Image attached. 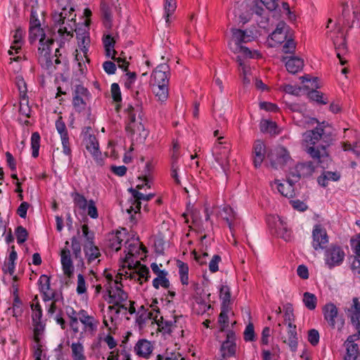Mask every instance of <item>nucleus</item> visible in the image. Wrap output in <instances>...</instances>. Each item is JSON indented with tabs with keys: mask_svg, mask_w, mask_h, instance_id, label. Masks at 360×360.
<instances>
[{
	"mask_svg": "<svg viewBox=\"0 0 360 360\" xmlns=\"http://www.w3.org/2000/svg\"><path fill=\"white\" fill-rule=\"evenodd\" d=\"M270 165L275 169H284L292 162L289 151L283 146H278L271 149L266 155Z\"/></svg>",
	"mask_w": 360,
	"mask_h": 360,
	"instance_id": "f257e3e1",
	"label": "nucleus"
},
{
	"mask_svg": "<svg viewBox=\"0 0 360 360\" xmlns=\"http://www.w3.org/2000/svg\"><path fill=\"white\" fill-rule=\"evenodd\" d=\"M345 257L343 249L338 245L331 244L325 250L324 261L328 269L340 266Z\"/></svg>",
	"mask_w": 360,
	"mask_h": 360,
	"instance_id": "f03ea898",
	"label": "nucleus"
},
{
	"mask_svg": "<svg viewBox=\"0 0 360 360\" xmlns=\"http://www.w3.org/2000/svg\"><path fill=\"white\" fill-rule=\"evenodd\" d=\"M237 349L236 333L229 330L226 333V340L221 342L219 347L220 359L226 360L231 357H236Z\"/></svg>",
	"mask_w": 360,
	"mask_h": 360,
	"instance_id": "7ed1b4c3",
	"label": "nucleus"
},
{
	"mask_svg": "<svg viewBox=\"0 0 360 360\" xmlns=\"http://www.w3.org/2000/svg\"><path fill=\"white\" fill-rule=\"evenodd\" d=\"M90 96L91 94L86 87L80 84L75 86L72 92V105L76 112H81L86 110Z\"/></svg>",
	"mask_w": 360,
	"mask_h": 360,
	"instance_id": "20e7f679",
	"label": "nucleus"
},
{
	"mask_svg": "<svg viewBox=\"0 0 360 360\" xmlns=\"http://www.w3.org/2000/svg\"><path fill=\"white\" fill-rule=\"evenodd\" d=\"M38 37H40L39 46L41 47H46L48 43L47 41L51 39H46V35L44 30L41 27L39 18L30 19L28 40L30 43L32 44L36 41Z\"/></svg>",
	"mask_w": 360,
	"mask_h": 360,
	"instance_id": "39448f33",
	"label": "nucleus"
},
{
	"mask_svg": "<svg viewBox=\"0 0 360 360\" xmlns=\"http://www.w3.org/2000/svg\"><path fill=\"white\" fill-rule=\"evenodd\" d=\"M335 26L338 29V35L335 38L332 37L333 45L340 63L341 65H345L347 60L343 58V56L347 52L346 38L342 32V27L338 20L335 24Z\"/></svg>",
	"mask_w": 360,
	"mask_h": 360,
	"instance_id": "423d86ee",
	"label": "nucleus"
},
{
	"mask_svg": "<svg viewBox=\"0 0 360 360\" xmlns=\"http://www.w3.org/2000/svg\"><path fill=\"white\" fill-rule=\"evenodd\" d=\"M329 242V237L324 227L316 224L312 230L311 245L315 250H323Z\"/></svg>",
	"mask_w": 360,
	"mask_h": 360,
	"instance_id": "0eeeda50",
	"label": "nucleus"
},
{
	"mask_svg": "<svg viewBox=\"0 0 360 360\" xmlns=\"http://www.w3.org/2000/svg\"><path fill=\"white\" fill-rule=\"evenodd\" d=\"M109 284L107 288V292L109 297L108 302L114 305H117L122 303L128 298V295L122 290V285L117 281H115L112 283Z\"/></svg>",
	"mask_w": 360,
	"mask_h": 360,
	"instance_id": "6e6552de",
	"label": "nucleus"
},
{
	"mask_svg": "<svg viewBox=\"0 0 360 360\" xmlns=\"http://www.w3.org/2000/svg\"><path fill=\"white\" fill-rule=\"evenodd\" d=\"M127 111L128 112L129 123L126 126V131L131 135L139 133L141 136L146 139L148 136V131L141 122H136V115L134 112V108L129 105L127 108Z\"/></svg>",
	"mask_w": 360,
	"mask_h": 360,
	"instance_id": "1a4fd4ad",
	"label": "nucleus"
},
{
	"mask_svg": "<svg viewBox=\"0 0 360 360\" xmlns=\"http://www.w3.org/2000/svg\"><path fill=\"white\" fill-rule=\"evenodd\" d=\"M53 39L48 40L46 47L39 46L38 49L39 63L43 68L50 71L56 70V65H54L53 58L51 56V46L53 44Z\"/></svg>",
	"mask_w": 360,
	"mask_h": 360,
	"instance_id": "9d476101",
	"label": "nucleus"
},
{
	"mask_svg": "<svg viewBox=\"0 0 360 360\" xmlns=\"http://www.w3.org/2000/svg\"><path fill=\"white\" fill-rule=\"evenodd\" d=\"M128 191L132 195L131 205L127 209L129 214H131L133 212L136 214L140 210L141 200L149 201L155 196V195L152 193L144 195L137 189L133 188H129Z\"/></svg>",
	"mask_w": 360,
	"mask_h": 360,
	"instance_id": "9b49d317",
	"label": "nucleus"
},
{
	"mask_svg": "<svg viewBox=\"0 0 360 360\" xmlns=\"http://www.w3.org/2000/svg\"><path fill=\"white\" fill-rule=\"evenodd\" d=\"M223 143L219 141L212 150L216 162L225 170V167L229 165L230 147L229 145L223 146Z\"/></svg>",
	"mask_w": 360,
	"mask_h": 360,
	"instance_id": "f8f14e48",
	"label": "nucleus"
},
{
	"mask_svg": "<svg viewBox=\"0 0 360 360\" xmlns=\"http://www.w3.org/2000/svg\"><path fill=\"white\" fill-rule=\"evenodd\" d=\"M169 77V67L166 63L157 66L153 71L150 83L151 84H168Z\"/></svg>",
	"mask_w": 360,
	"mask_h": 360,
	"instance_id": "ddd939ff",
	"label": "nucleus"
},
{
	"mask_svg": "<svg viewBox=\"0 0 360 360\" xmlns=\"http://www.w3.org/2000/svg\"><path fill=\"white\" fill-rule=\"evenodd\" d=\"M63 14H56L53 16V21L56 26H58V32L61 37L60 40V48L65 43L66 41L69 40L73 37V29L71 28L70 30L67 27L63 26L65 24V20L63 18Z\"/></svg>",
	"mask_w": 360,
	"mask_h": 360,
	"instance_id": "4468645a",
	"label": "nucleus"
},
{
	"mask_svg": "<svg viewBox=\"0 0 360 360\" xmlns=\"http://www.w3.org/2000/svg\"><path fill=\"white\" fill-rule=\"evenodd\" d=\"M266 146L263 141L257 140L253 146L252 159L255 168H258L262 165L266 156Z\"/></svg>",
	"mask_w": 360,
	"mask_h": 360,
	"instance_id": "2eb2a0df",
	"label": "nucleus"
},
{
	"mask_svg": "<svg viewBox=\"0 0 360 360\" xmlns=\"http://www.w3.org/2000/svg\"><path fill=\"white\" fill-rule=\"evenodd\" d=\"M157 303V300H155L150 305L153 311H144L137 316L136 323L140 328H142L148 320H154L156 321L158 314L160 313L159 309L156 306Z\"/></svg>",
	"mask_w": 360,
	"mask_h": 360,
	"instance_id": "dca6fc26",
	"label": "nucleus"
},
{
	"mask_svg": "<svg viewBox=\"0 0 360 360\" xmlns=\"http://www.w3.org/2000/svg\"><path fill=\"white\" fill-rule=\"evenodd\" d=\"M60 262L64 274L71 278L74 272V266L71 259L70 250L67 247L64 248L60 252Z\"/></svg>",
	"mask_w": 360,
	"mask_h": 360,
	"instance_id": "f3484780",
	"label": "nucleus"
},
{
	"mask_svg": "<svg viewBox=\"0 0 360 360\" xmlns=\"http://www.w3.org/2000/svg\"><path fill=\"white\" fill-rule=\"evenodd\" d=\"M153 351V343L146 339H140L134 346L136 354L145 359L149 358Z\"/></svg>",
	"mask_w": 360,
	"mask_h": 360,
	"instance_id": "a211bd4d",
	"label": "nucleus"
},
{
	"mask_svg": "<svg viewBox=\"0 0 360 360\" xmlns=\"http://www.w3.org/2000/svg\"><path fill=\"white\" fill-rule=\"evenodd\" d=\"M282 61L285 63L287 70L292 74L300 72L304 66V60L297 56L283 57Z\"/></svg>",
	"mask_w": 360,
	"mask_h": 360,
	"instance_id": "6ab92c4d",
	"label": "nucleus"
},
{
	"mask_svg": "<svg viewBox=\"0 0 360 360\" xmlns=\"http://www.w3.org/2000/svg\"><path fill=\"white\" fill-rule=\"evenodd\" d=\"M288 31L289 27L285 22L281 21L271 33V39L277 44H282L286 40Z\"/></svg>",
	"mask_w": 360,
	"mask_h": 360,
	"instance_id": "aec40b11",
	"label": "nucleus"
},
{
	"mask_svg": "<svg viewBox=\"0 0 360 360\" xmlns=\"http://www.w3.org/2000/svg\"><path fill=\"white\" fill-rule=\"evenodd\" d=\"M324 319L328 325L332 328L336 327L335 318L338 317V311L336 306L333 303L326 304L323 308Z\"/></svg>",
	"mask_w": 360,
	"mask_h": 360,
	"instance_id": "412c9836",
	"label": "nucleus"
},
{
	"mask_svg": "<svg viewBox=\"0 0 360 360\" xmlns=\"http://www.w3.org/2000/svg\"><path fill=\"white\" fill-rule=\"evenodd\" d=\"M353 304L348 309L347 316L350 318L352 324L356 328H360V302L357 297H354Z\"/></svg>",
	"mask_w": 360,
	"mask_h": 360,
	"instance_id": "4be33fe9",
	"label": "nucleus"
},
{
	"mask_svg": "<svg viewBox=\"0 0 360 360\" xmlns=\"http://www.w3.org/2000/svg\"><path fill=\"white\" fill-rule=\"evenodd\" d=\"M233 39L235 41V46L241 45L243 43H248L254 39L255 37L252 32H248L247 30L240 29H231Z\"/></svg>",
	"mask_w": 360,
	"mask_h": 360,
	"instance_id": "5701e85b",
	"label": "nucleus"
},
{
	"mask_svg": "<svg viewBox=\"0 0 360 360\" xmlns=\"http://www.w3.org/2000/svg\"><path fill=\"white\" fill-rule=\"evenodd\" d=\"M323 129L321 127H316L314 129L308 130L302 135L303 140L309 145L315 146L322 139Z\"/></svg>",
	"mask_w": 360,
	"mask_h": 360,
	"instance_id": "b1692460",
	"label": "nucleus"
},
{
	"mask_svg": "<svg viewBox=\"0 0 360 360\" xmlns=\"http://www.w3.org/2000/svg\"><path fill=\"white\" fill-rule=\"evenodd\" d=\"M274 219H276L275 221V227L278 236L285 241L290 240L291 231L288 229L286 222L278 216H277L276 218L274 217Z\"/></svg>",
	"mask_w": 360,
	"mask_h": 360,
	"instance_id": "393cba45",
	"label": "nucleus"
},
{
	"mask_svg": "<svg viewBox=\"0 0 360 360\" xmlns=\"http://www.w3.org/2000/svg\"><path fill=\"white\" fill-rule=\"evenodd\" d=\"M78 41V46L80 49L86 53L88 49L87 46L90 43L89 33L84 27H79L75 30Z\"/></svg>",
	"mask_w": 360,
	"mask_h": 360,
	"instance_id": "a878e982",
	"label": "nucleus"
},
{
	"mask_svg": "<svg viewBox=\"0 0 360 360\" xmlns=\"http://www.w3.org/2000/svg\"><path fill=\"white\" fill-rule=\"evenodd\" d=\"M86 149L95 158L101 155L98 143L94 135L89 134L84 139Z\"/></svg>",
	"mask_w": 360,
	"mask_h": 360,
	"instance_id": "bb28decb",
	"label": "nucleus"
},
{
	"mask_svg": "<svg viewBox=\"0 0 360 360\" xmlns=\"http://www.w3.org/2000/svg\"><path fill=\"white\" fill-rule=\"evenodd\" d=\"M78 317L80 322L84 326L85 329L94 330L96 328L97 321L95 319L89 316L86 311L81 309L78 311Z\"/></svg>",
	"mask_w": 360,
	"mask_h": 360,
	"instance_id": "cd10ccee",
	"label": "nucleus"
},
{
	"mask_svg": "<svg viewBox=\"0 0 360 360\" xmlns=\"http://www.w3.org/2000/svg\"><path fill=\"white\" fill-rule=\"evenodd\" d=\"M24 5L30 11V19L39 18V16H42L44 13L38 0H24Z\"/></svg>",
	"mask_w": 360,
	"mask_h": 360,
	"instance_id": "c85d7f7f",
	"label": "nucleus"
},
{
	"mask_svg": "<svg viewBox=\"0 0 360 360\" xmlns=\"http://www.w3.org/2000/svg\"><path fill=\"white\" fill-rule=\"evenodd\" d=\"M288 339L284 340L290 347L291 351L295 352L297 349L298 345V338L296 331V326L293 323H288Z\"/></svg>",
	"mask_w": 360,
	"mask_h": 360,
	"instance_id": "c756f323",
	"label": "nucleus"
},
{
	"mask_svg": "<svg viewBox=\"0 0 360 360\" xmlns=\"http://www.w3.org/2000/svg\"><path fill=\"white\" fill-rule=\"evenodd\" d=\"M126 249L124 250V252L126 253L125 257H124V262L128 264L129 268H131V264L134 262L133 260L131 261V257L135 254L139 253V243L138 242L136 243H130L129 240H127L125 243Z\"/></svg>",
	"mask_w": 360,
	"mask_h": 360,
	"instance_id": "7c9ffc66",
	"label": "nucleus"
},
{
	"mask_svg": "<svg viewBox=\"0 0 360 360\" xmlns=\"http://www.w3.org/2000/svg\"><path fill=\"white\" fill-rule=\"evenodd\" d=\"M340 174L338 172L324 171L318 177V184L322 187H326L329 181H338L340 179Z\"/></svg>",
	"mask_w": 360,
	"mask_h": 360,
	"instance_id": "2f4dec72",
	"label": "nucleus"
},
{
	"mask_svg": "<svg viewBox=\"0 0 360 360\" xmlns=\"http://www.w3.org/2000/svg\"><path fill=\"white\" fill-rule=\"evenodd\" d=\"M347 354L345 356V360H356L359 354V347L357 344L354 342L352 336H349L345 342Z\"/></svg>",
	"mask_w": 360,
	"mask_h": 360,
	"instance_id": "473e14b6",
	"label": "nucleus"
},
{
	"mask_svg": "<svg viewBox=\"0 0 360 360\" xmlns=\"http://www.w3.org/2000/svg\"><path fill=\"white\" fill-rule=\"evenodd\" d=\"M328 144H320L317 146H309L307 151V153L314 160H319L321 158L327 155L326 147Z\"/></svg>",
	"mask_w": 360,
	"mask_h": 360,
	"instance_id": "72a5a7b5",
	"label": "nucleus"
},
{
	"mask_svg": "<svg viewBox=\"0 0 360 360\" xmlns=\"http://www.w3.org/2000/svg\"><path fill=\"white\" fill-rule=\"evenodd\" d=\"M65 313L70 319V326L75 333H77L79 332L78 312L72 307L68 306L65 308Z\"/></svg>",
	"mask_w": 360,
	"mask_h": 360,
	"instance_id": "f704fd0d",
	"label": "nucleus"
},
{
	"mask_svg": "<svg viewBox=\"0 0 360 360\" xmlns=\"http://www.w3.org/2000/svg\"><path fill=\"white\" fill-rule=\"evenodd\" d=\"M72 360H86L84 348L82 343L72 342L70 345Z\"/></svg>",
	"mask_w": 360,
	"mask_h": 360,
	"instance_id": "c9c22d12",
	"label": "nucleus"
},
{
	"mask_svg": "<svg viewBox=\"0 0 360 360\" xmlns=\"http://www.w3.org/2000/svg\"><path fill=\"white\" fill-rule=\"evenodd\" d=\"M30 307L32 311V323H37V321H41L42 309L41 307V305L39 304L37 295H36L34 297L32 303L30 305Z\"/></svg>",
	"mask_w": 360,
	"mask_h": 360,
	"instance_id": "e433bc0d",
	"label": "nucleus"
},
{
	"mask_svg": "<svg viewBox=\"0 0 360 360\" xmlns=\"http://www.w3.org/2000/svg\"><path fill=\"white\" fill-rule=\"evenodd\" d=\"M15 84L19 91L20 100L25 101L27 105L28 103V97L27 95V89L26 82L22 76L17 75L15 77Z\"/></svg>",
	"mask_w": 360,
	"mask_h": 360,
	"instance_id": "4c0bfd02",
	"label": "nucleus"
},
{
	"mask_svg": "<svg viewBox=\"0 0 360 360\" xmlns=\"http://www.w3.org/2000/svg\"><path fill=\"white\" fill-rule=\"evenodd\" d=\"M136 265L138 270L133 275L130 276L131 278L136 279V276H138L139 281L141 278H144L145 281H148L150 277L149 269L146 265L141 264L139 261L136 262Z\"/></svg>",
	"mask_w": 360,
	"mask_h": 360,
	"instance_id": "58836bf2",
	"label": "nucleus"
},
{
	"mask_svg": "<svg viewBox=\"0 0 360 360\" xmlns=\"http://www.w3.org/2000/svg\"><path fill=\"white\" fill-rule=\"evenodd\" d=\"M153 91L158 100L164 102L168 98V84H152Z\"/></svg>",
	"mask_w": 360,
	"mask_h": 360,
	"instance_id": "ea45409f",
	"label": "nucleus"
},
{
	"mask_svg": "<svg viewBox=\"0 0 360 360\" xmlns=\"http://www.w3.org/2000/svg\"><path fill=\"white\" fill-rule=\"evenodd\" d=\"M84 250L89 263L101 256L99 249L94 244L84 245Z\"/></svg>",
	"mask_w": 360,
	"mask_h": 360,
	"instance_id": "a19ab883",
	"label": "nucleus"
},
{
	"mask_svg": "<svg viewBox=\"0 0 360 360\" xmlns=\"http://www.w3.org/2000/svg\"><path fill=\"white\" fill-rule=\"evenodd\" d=\"M230 311V307L221 306V312L218 318V323L220 325V330L224 331L229 325L228 314Z\"/></svg>",
	"mask_w": 360,
	"mask_h": 360,
	"instance_id": "79ce46f5",
	"label": "nucleus"
},
{
	"mask_svg": "<svg viewBox=\"0 0 360 360\" xmlns=\"http://www.w3.org/2000/svg\"><path fill=\"white\" fill-rule=\"evenodd\" d=\"M25 35V30L21 27H18L13 35V45L11 46V49L15 50L17 53L19 49H21V45L23 42V38Z\"/></svg>",
	"mask_w": 360,
	"mask_h": 360,
	"instance_id": "37998d69",
	"label": "nucleus"
},
{
	"mask_svg": "<svg viewBox=\"0 0 360 360\" xmlns=\"http://www.w3.org/2000/svg\"><path fill=\"white\" fill-rule=\"evenodd\" d=\"M224 214L222 215L223 219L227 222L228 226L233 233V220L236 218V213L229 206H225L223 208Z\"/></svg>",
	"mask_w": 360,
	"mask_h": 360,
	"instance_id": "c03bdc74",
	"label": "nucleus"
},
{
	"mask_svg": "<svg viewBox=\"0 0 360 360\" xmlns=\"http://www.w3.org/2000/svg\"><path fill=\"white\" fill-rule=\"evenodd\" d=\"M276 184H277L278 191L282 195L289 198L294 195L293 185L288 181L286 184L278 183V181H276Z\"/></svg>",
	"mask_w": 360,
	"mask_h": 360,
	"instance_id": "a18cd8bd",
	"label": "nucleus"
},
{
	"mask_svg": "<svg viewBox=\"0 0 360 360\" xmlns=\"http://www.w3.org/2000/svg\"><path fill=\"white\" fill-rule=\"evenodd\" d=\"M304 164H298L296 165V167L293 169H292L288 176H287V181L290 182V184H292V185L297 182L300 179V170L303 169L304 167Z\"/></svg>",
	"mask_w": 360,
	"mask_h": 360,
	"instance_id": "49530a36",
	"label": "nucleus"
},
{
	"mask_svg": "<svg viewBox=\"0 0 360 360\" xmlns=\"http://www.w3.org/2000/svg\"><path fill=\"white\" fill-rule=\"evenodd\" d=\"M304 306L309 310H314L316 307L317 298L314 294L306 292L303 295Z\"/></svg>",
	"mask_w": 360,
	"mask_h": 360,
	"instance_id": "de8ad7c7",
	"label": "nucleus"
},
{
	"mask_svg": "<svg viewBox=\"0 0 360 360\" xmlns=\"http://www.w3.org/2000/svg\"><path fill=\"white\" fill-rule=\"evenodd\" d=\"M101 13L105 26H110L112 20V13L109 6L105 2L101 4Z\"/></svg>",
	"mask_w": 360,
	"mask_h": 360,
	"instance_id": "09e8293b",
	"label": "nucleus"
},
{
	"mask_svg": "<svg viewBox=\"0 0 360 360\" xmlns=\"http://www.w3.org/2000/svg\"><path fill=\"white\" fill-rule=\"evenodd\" d=\"M219 297L221 300V306L230 307L231 292L228 285H222L219 291Z\"/></svg>",
	"mask_w": 360,
	"mask_h": 360,
	"instance_id": "8fccbe9b",
	"label": "nucleus"
},
{
	"mask_svg": "<svg viewBox=\"0 0 360 360\" xmlns=\"http://www.w3.org/2000/svg\"><path fill=\"white\" fill-rule=\"evenodd\" d=\"M40 136L38 132H34L31 136V147L32 150V155L34 158L39 156V150L40 147Z\"/></svg>",
	"mask_w": 360,
	"mask_h": 360,
	"instance_id": "3c124183",
	"label": "nucleus"
},
{
	"mask_svg": "<svg viewBox=\"0 0 360 360\" xmlns=\"http://www.w3.org/2000/svg\"><path fill=\"white\" fill-rule=\"evenodd\" d=\"M277 125L276 122L269 121L266 120H262L260 124V129L262 132L269 133L271 134H276Z\"/></svg>",
	"mask_w": 360,
	"mask_h": 360,
	"instance_id": "603ef678",
	"label": "nucleus"
},
{
	"mask_svg": "<svg viewBox=\"0 0 360 360\" xmlns=\"http://www.w3.org/2000/svg\"><path fill=\"white\" fill-rule=\"evenodd\" d=\"M122 232L117 231L115 235H112L111 238H110L109 241V247L115 250L116 252L119 251L121 249V244L123 239L121 238Z\"/></svg>",
	"mask_w": 360,
	"mask_h": 360,
	"instance_id": "864d4df0",
	"label": "nucleus"
},
{
	"mask_svg": "<svg viewBox=\"0 0 360 360\" xmlns=\"http://www.w3.org/2000/svg\"><path fill=\"white\" fill-rule=\"evenodd\" d=\"M167 275H158L156 278H155L153 281V286L155 289H158L160 286L165 289H168L169 288L170 283L169 281L167 278Z\"/></svg>",
	"mask_w": 360,
	"mask_h": 360,
	"instance_id": "5fc2aeb1",
	"label": "nucleus"
},
{
	"mask_svg": "<svg viewBox=\"0 0 360 360\" xmlns=\"http://www.w3.org/2000/svg\"><path fill=\"white\" fill-rule=\"evenodd\" d=\"M165 17L166 22H169V16L172 15L176 8V0H165Z\"/></svg>",
	"mask_w": 360,
	"mask_h": 360,
	"instance_id": "6e6d98bb",
	"label": "nucleus"
},
{
	"mask_svg": "<svg viewBox=\"0 0 360 360\" xmlns=\"http://www.w3.org/2000/svg\"><path fill=\"white\" fill-rule=\"evenodd\" d=\"M13 316L15 318L21 316L23 312L22 302L18 295H16L13 299L12 307Z\"/></svg>",
	"mask_w": 360,
	"mask_h": 360,
	"instance_id": "4d7b16f0",
	"label": "nucleus"
},
{
	"mask_svg": "<svg viewBox=\"0 0 360 360\" xmlns=\"http://www.w3.org/2000/svg\"><path fill=\"white\" fill-rule=\"evenodd\" d=\"M15 233L18 244H22L25 243L28 237V232L25 228L22 226H19L15 229Z\"/></svg>",
	"mask_w": 360,
	"mask_h": 360,
	"instance_id": "13d9d810",
	"label": "nucleus"
},
{
	"mask_svg": "<svg viewBox=\"0 0 360 360\" xmlns=\"http://www.w3.org/2000/svg\"><path fill=\"white\" fill-rule=\"evenodd\" d=\"M75 204L81 210H86L88 202L83 195L75 193L72 195Z\"/></svg>",
	"mask_w": 360,
	"mask_h": 360,
	"instance_id": "bf43d9fd",
	"label": "nucleus"
},
{
	"mask_svg": "<svg viewBox=\"0 0 360 360\" xmlns=\"http://www.w3.org/2000/svg\"><path fill=\"white\" fill-rule=\"evenodd\" d=\"M34 326V340L38 343L40 342V335H42L44 328L45 324L42 323V321H37V323H33Z\"/></svg>",
	"mask_w": 360,
	"mask_h": 360,
	"instance_id": "052dcab7",
	"label": "nucleus"
},
{
	"mask_svg": "<svg viewBox=\"0 0 360 360\" xmlns=\"http://www.w3.org/2000/svg\"><path fill=\"white\" fill-rule=\"evenodd\" d=\"M311 100L316 101L321 104H326L328 103L327 98H323V94L316 90H312L308 94Z\"/></svg>",
	"mask_w": 360,
	"mask_h": 360,
	"instance_id": "680f3d73",
	"label": "nucleus"
},
{
	"mask_svg": "<svg viewBox=\"0 0 360 360\" xmlns=\"http://www.w3.org/2000/svg\"><path fill=\"white\" fill-rule=\"evenodd\" d=\"M152 169L153 168L150 162H147L142 172V176H139V179H142L146 182V186H147L148 188L150 187L148 183L150 181Z\"/></svg>",
	"mask_w": 360,
	"mask_h": 360,
	"instance_id": "e2e57ef3",
	"label": "nucleus"
},
{
	"mask_svg": "<svg viewBox=\"0 0 360 360\" xmlns=\"http://www.w3.org/2000/svg\"><path fill=\"white\" fill-rule=\"evenodd\" d=\"M284 320L285 322L293 323L295 316L293 314V308L291 304L288 303L284 307Z\"/></svg>",
	"mask_w": 360,
	"mask_h": 360,
	"instance_id": "0e129e2a",
	"label": "nucleus"
},
{
	"mask_svg": "<svg viewBox=\"0 0 360 360\" xmlns=\"http://www.w3.org/2000/svg\"><path fill=\"white\" fill-rule=\"evenodd\" d=\"M319 333L316 329H311L308 331L307 340L312 346H316L319 342Z\"/></svg>",
	"mask_w": 360,
	"mask_h": 360,
	"instance_id": "69168bd1",
	"label": "nucleus"
},
{
	"mask_svg": "<svg viewBox=\"0 0 360 360\" xmlns=\"http://www.w3.org/2000/svg\"><path fill=\"white\" fill-rule=\"evenodd\" d=\"M283 51L285 53H294L296 49V43L292 39H286L283 42Z\"/></svg>",
	"mask_w": 360,
	"mask_h": 360,
	"instance_id": "338daca9",
	"label": "nucleus"
},
{
	"mask_svg": "<svg viewBox=\"0 0 360 360\" xmlns=\"http://www.w3.org/2000/svg\"><path fill=\"white\" fill-rule=\"evenodd\" d=\"M255 339V334L254 330V326L252 323H249L244 331V340L246 342L254 341Z\"/></svg>",
	"mask_w": 360,
	"mask_h": 360,
	"instance_id": "774afa93",
	"label": "nucleus"
}]
</instances>
